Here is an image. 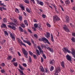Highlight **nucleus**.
<instances>
[{
  "label": "nucleus",
  "mask_w": 75,
  "mask_h": 75,
  "mask_svg": "<svg viewBox=\"0 0 75 75\" xmlns=\"http://www.w3.org/2000/svg\"><path fill=\"white\" fill-rule=\"evenodd\" d=\"M62 50L65 54H66L67 52H68L69 54H72V55L74 56V58H75V51L74 49H72L71 50V52L66 47L63 48Z\"/></svg>",
  "instance_id": "1"
},
{
  "label": "nucleus",
  "mask_w": 75,
  "mask_h": 75,
  "mask_svg": "<svg viewBox=\"0 0 75 75\" xmlns=\"http://www.w3.org/2000/svg\"><path fill=\"white\" fill-rule=\"evenodd\" d=\"M38 40L39 41H43L45 43H47L49 45H50L51 44L49 41H48V40L47 38H42L39 39Z\"/></svg>",
  "instance_id": "2"
},
{
  "label": "nucleus",
  "mask_w": 75,
  "mask_h": 75,
  "mask_svg": "<svg viewBox=\"0 0 75 75\" xmlns=\"http://www.w3.org/2000/svg\"><path fill=\"white\" fill-rule=\"evenodd\" d=\"M37 47L39 51L40 52L41 54H42V56L43 57L44 59H46V56L45 55V54H44V52L41 49V48H40V46H38Z\"/></svg>",
  "instance_id": "3"
},
{
  "label": "nucleus",
  "mask_w": 75,
  "mask_h": 75,
  "mask_svg": "<svg viewBox=\"0 0 75 75\" xmlns=\"http://www.w3.org/2000/svg\"><path fill=\"white\" fill-rule=\"evenodd\" d=\"M22 51L24 55V57H25L26 58H28V52H27L26 50H25V49L24 48L22 49Z\"/></svg>",
  "instance_id": "4"
},
{
  "label": "nucleus",
  "mask_w": 75,
  "mask_h": 75,
  "mask_svg": "<svg viewBox=\"0 0 75 75\" xmlns=\"http://www.w3.org/2000/svg\"><path fill=\"white\" fill-rule=\"evenodd\" d=\"M59 20H60V19H59V18L58 17V16L57 15H55L53 16V21H59Z\"/></svg>",
  "instance_id": "5"
},
{
  "label": "nucleus",
  "mask_w": 75,
  "mask_h": 75,
  "mask_svg": "<svg viewBox=\"0 0 75 75\" xmlns=\"http://www.w3.org/2000/svg\"><path fill=\"white\" fill-rule=\"evenodd\" d=\"M34 27H35V28H37L38 27V29L39 30H40V31H41L42 30V29L41 28V26H38V24H34Z\"/></svg>",
  "instance_id": "6"
},
{
  "label": "nucleus",
  "mask_w": 75,
  "mask_h": 75,
  "mask_svg": "<svg viewBox=\"0 0 75 75\" xmlns=\"http://www.w3.org/2000/svg\"><path fill=\"white\" fill-rule=\"evenodd\" d=\"M18 42L20 45H23L26 47V45L25 44L23 43L22 41L20 39H18Z\"/></svg>",
  "instance_id": "7"
},
{
  "label": "nucleus",
  "mask_w": 75,
  "mask_h": 75,
  "mask_svg": "<svg viewBox=\"0 0 75 75\" xmlns=\"http://www.w3.org/2000/svg\"><path fill=\"white\" fill-rule=\"evenodd\" d=\"M67 59L68 61H70V62L72 63V62H71V57L68 55H67L66 56Z\"/></svg>",
  "instance_id": "8"
},
{
  "label": "nucleus",
  "mask_w": 75,
  "mask_h": 75,
  "mask_svg": "<svg viewBox=\"0 0 75 75\" xmlns=\"http://www.w3.org/2000/svg\"><path fill=\"white\" fill-rule=\"evenodd\" d=\"M64 27H63V28L64 30L67 32H69V29L68 28L67 26L65 25H64Z\"/></svg>",
  "instance_id": "9"
},
{
  "label": "nucleus",
  "mask_w": 75,
  "mask_h": 75,
  "mask_svg": "<svg viewBox=\"0 0 75 75\" xmlns=\"http://www.w3.org/2000/svg\"><path fill=\"white\" fill-rule=\"evenodd\" d=\"M47 50H49V51H50V52H54V51H53V49L52 48H51L49 47H47Z\"/></svg>",
  "instance_id": "10"
},
{
  "label": "nucleus",
  "mask_w": 75,
  "mask_h": 75,
  "mask_svg": "<svg viewBox=\"0 0 75 75\" xmlns=\"http://www.w3.org/2000/svg\"><path fill=\"white\" fill-rule=\"evenodd\" d=\"M61 71V69L59 67H57L55 71V73H59Z\"/></svg>",
  "instance_id": "11"
},
{
  "label": "nucleus",
  "mask_w": 75,
  "mask_h": 75,
  "mask_svg": "<svg viewBox=\"0 0 75 75\" xmlns=\"http://www.w3.org/2000/svg\"><path fill=\"white\" fill-rule=\"evenodd\" d=\"M37 3L38 4H39L41 6H43V5L44 4V3L42 2L41 1H40L38 0L37 1Z\"/></svg>",
  "instance_id": "12"
},
{
  "label": "nucleus",
  "mask_w": 75,
  "mask_h": 75,
  "mask_svg": "<svg viewBox=\"0 0 75 75\" xmlns=\"http://www.w3.org/2000/svg\"><path fill=\"white\" fill-rule=\"evenodd\" d=\"M45 37L47 38H50V33L46 32V34L45 35Z\"/></svg>",
  "instance_id": "13"
},
{
  "label": "nucleus",
  "mask_w": 75,
  "mask_h": 75,
  "mask_svg": "<svg viewBox=\"0 0 75 75\" xmlns=\"http://www.w3.org/2000/svg\"><path fill=\"white\" fill-rule=\"evenodd\" d=\"M40 71L42 72H45V70H44L43 67L42 66H40Z\"/></svg>",
  "instance_id": "14"
},
{
  "label": "nucleus",
  "mask_w": 75,
  "mask_h": 75,
  "mask_svg": "<svg viewBox=\"0 0 75 75\" xmlns=\"http://www.w3.org/2000/svg\"><path fill=\"white\" fill-rule=\"evenodd\" d=\"M18 23V22H17V20H14L13 21V25H16V24H17Z\"/></svg>",
  "instance_id": "15"
},
{
  "label": "nucleus",
  "mask_w": 75,
  "mask_h": 75,
  "mask_svg": "<svg viewBox=\"0 0 75 75\" xmlns=\"http://www.w3.org/2000/svg\"><path fill=\"white\" fill-rule=\"evenodd\" d=\"M19 6L21 8V9L22 10H24V7L23 5L22 4H20L19 5Z\"/></svg>",
  "instance_id": "16"
},
{
  "label": "nucleus",
  "mask_w": 75,
  "mask_h": 75,
  "mask_svg": "<svg viewBox=\"0 0 75 75\" xmlns=\"http://www.w3.org/2000/svg\"><path fill=\"white\" fill-rule=\"evenodd\" d=\"M10 36L13 41H15V35H12Z\"/></svg>",
  "instance_id": "17"
},
{
  "label": "nucleus",
  "mask_w": 75,
  "mask_h": 75,
  "mask_svg": "<svg viewBox=\"0 0 75 75\" xmlns=\"http://www.w3.org/2000/svg\"><path fill=\"white\" fill-rule=\"evenodd\" d=\"M61 66L63 68H65V64L64 62H62L61 63Z\"/></svg>",
  "instance_id": "18"
},
{
  "label": "nucleus",
  "mask_w": 75,
  "mask_h": 75,
  "mask_svg": "<svg viewBox=\"0 0 75 75\" xmlns=\"http://www.w3.org/2000/svg\"><path fill=\"white\" fill-rule=\"evenodd\" d=\"M36 51L37 52V55H40V54H41V52H40V51H39V50H38V49H37L36 50Z\"/></svg>",
  "instance_id": "19"
},
{
  "label": "nucleus",
  "mask_w": 75,
  "mask_h": 75,
  "mask_svg": "<svg viewBox=\"0 0 75 75\" xmlns=\"http://www.w3.org/2000/svg\"><path fill=\"white\" fill-rule=\"evenodd\" d=\"M66 4H69L70 3V1L69 0H67L65 1Z\"/></svg>",
  "instance_id": "20"
},
{
  "label": "nucleus",
  "mask_w": 75,
  "mask_h": 75,
  "mask_svg": "<svg viewBox=\"0 0 75 75\" xmlns=\"http://www.w3.org/2000/svg\"><path fill=\"white\" fill-rule=\"evenodd\" d=\"M20 73V74H21V75H24V72L23 71L21 70L20 69H18Z\"/></svg>",
  "instance_id": "21"
},
{
  "label": "nucleus",
  "mask_w": 75,
  "mask_h": 75,
  "mask_svg": "<svg viewBox=\"0 0 75 75\" xmlns=\"http://www.w3.org/2000/svg\"><path fill=\"white\" fill-rule=\"evenodd\" d=\"M24 23L26 25V26H28V23H27V21L26 20H24L23 21Z\"/></svg>",
  "instance_id": "22"
},
{
  "label": "nucleus",
  "mask_w": 75,
  "mask_h": 75,
  "mask_svg": "<svg viewBox=\"0 0 75 75\" xmlns=\"http://www.w3.org/2000/svg\"><path fill=\"white\" fill-rule=\"evenodd\" d=\"M51 41L52 42H54V38H53V36L52 35V34L51 33Z\"/></svg>",
  "instance_id": "23"
},
{
  "label": "nucleus",
  "mask_w": 75,
  "mask_h": 75,
  "mask_svg": "<svg viewBox=\"0 0 75 75\" xmlns=\"http://www.w3.org/2000/svg\"><path fill=\"white\" fill-rule=\"evenodd\" d=\"M19 29L21 32L22 33L23 32V29L20 26L19 27Z\"/></svg>",
  "instance_id": "24"
},
{
  "label": "nucleus",
  "mask_w": 75,
  "mask_h": 75,
  "mask_svg": "<svg viewBox=\"0 0 75 75\" xmlns=\"http://www.w3.org/2000/svg\"><path fill=\"white\" fill-rule=\"evenodd\" d=\"M23 28H25V25L23 23H22L20 25Z\"/></svg>",
  "instance_id": "25"
},
{
  "label": "nucleus",
  "mask_w": 75,
  "mask_h": 75,
  "mask_svg": "<svg viewBox=\"0 0 75 75\" xmlns=\"http://www.w3.org/2000/svg\"><path fill=\"white\" fill-rule=\"evenodd\" d=\"M26 10L27 11V12L29 13H31V10L29 9V8H26Z\"/></svg>",
  "instance_id": "26"
},
{
  "label": "nucleus",
  "mask_w": 75,
  "mask_h": 75,
  "mask_svg": "<svg viewBox=\"0 0 75 75\" xmlns=\"http://www.w3.org/2000/svg\"><path fill=\"white\" fill-rule=\"evenodd\" d=\"M1 28H3V27H6V25L4 24V23H3L1 25Z\"/></svg>",
  "instance_id": "27"
},
{
  "label": "nucleus",
  "mask_w": 75,
  "mask_h": 75,
  "mask_svg": "<svg viewBox=\"0 0 75 75\" xmlns=\"http://www.w3.org/2000/svg\"><path fill=\"white\" fill-rule=\"evenodd\" d=\"M25 42L26 43H27L29 45H31V42H30V41H25Z\"/></svg>",
  "instance_id": "28"
},
{
  "label": "nucleus",
  "mask_w": 75,
  "mask_h": 75,
  "mask_svg": "<svg viewBox=\"0 0 75 75\" xmlns=\"http://www.w3.org/2000/svg\"><path fill=\"white\" fill-rule=\"evenodd\" d=\"M50 64L53 65V64H54V60L52 59L51 61H50Z\"/></svg>",
  "instance_id": "29"
},
{
  "label": "nucleus",
  "mask_w": 75,
  "mask_h": 75,
  "mask_svg": "<svg viewBox=\"0 0 75 75\" xmlns=\"http://www.w3.org/2000/svg\"><path fill=\"white\" fill-rule=\"evenodd\" d=\"M66 22L68 23L69 21V17L68 16H66Z\"/></svg>",
  "instance_id": "30"
},
{
  "label": "nucleus",
  "mask_w": 75,
  "mask_h": 75,
  "mask_svg": "<svg viewBox=\"0 0 75 75\" xmlns=\"http://www.w3.org/2000/svg\"><path fill=\"white\" fill-rule=\"evenodd\" d=\"M19 68H20V69H21V70H22V71H24V68L22 66H21L20 65L19 66Z\"/></svg>",
  "instance_id": "31"
},
{
  "label": "nucleus",
  "mask_w": 75,
  "mask_h": 75,
  "mask_svg": "<svg viewBox=\"0 0 75 75\" xmlns=\"http://www.w3.org/2000/svg\"><path fill=\"white\" fill-rule=\"evenodd\" d=\"M16 61V58H13L12 60L11 61V62L13 63V62H14Z\"/></svg>",
  "instance_id": "32"
},
{
  "label": "nucleus",
  "mask_w": 75,
  "mask_h": 75,
  "mask_svg": "<svg viewBox=\"0 0 75 75\" xmlns=\"http://www.w3.org/2000/svg\"><path fill=\"white\" fill-rule=\"evenodd\" d=\"M28 52H29L30 55H31V56H32V57H33V55H34L33 54V52H31L30 51H29Z\"/></svg>",
  "instance_id": "33"
},
{
  "label": "nucleus",
  "mask_w": 75,
  "mask_h": 75,
  "mask_svg": "<svg viewBox=\"0 0 75 75\" xmlns=\"http://www.w3.org/2000/svg\"><path fill=\"white\" fill-rule=\"evenodd\" d=\"M13 65L15 66V67H17V66L18 65V64H17V62H15L13 64Z\"/></svg>",
  "instance_id": "34"
},
{
  "label": "nucleus",
  "mask_w": 75,
  "mask_h": 75,
  "mask_svg": "<svg viewBox=\"0 0 75 75\" xmlns=\"http://www.w3.org/2000/svg\"><path fill=\"white\" fill-rule=\"evenodd\" d=\"M7 59L8 60H11V59H12V57H11V56L9 55L8 56V57L7 58Z\"/></svg>",
  "instance_id": "35"
},
{
  "label": "nucleus",
  "mask_w": 75,
  "mask_h": 75,
  "mask_svg": "<svg viewBox=\"0 0 75 75\" xmlns=\"http://www.w3.org/2000/svg\"><path fill=\"white\" fill-rule=\"evenodd\" d=\"M24 2L27 4H29V1L28 0H25L24 1Z\"/></svg>",
  "instance_id": "36"
},
{
  "label": "nucleus",
  "mask_w": 75,
  "mask_h": 75,
  "mask_svg": "<svg viewBox=\"0 0 75 75\" xmlns=\"http://www.w3.org/2000/svg\"><path fill=\"white\" fill-rule=\"evenodd\" d=\"M41 48H42V49H43V48H44V47H45H45H46V46H45V45H44L43 44H42L41 45Z\"/></svg>",
  "instance_id": "37"
},
{
  "label": "nucleus",
  "mask_w": 75,
  "mask_h": 75,
  "mask_svg": "<svg viewBox=\"0 0 75 75\" xmlns=\"http://www.w3.org/2000/svg\"><path fill=\"white\" fill-rule=\"evenodd\" d=\"M71 40L73 42H75V39L73 37L71 38Z\"/></svg>",
  "instance_id": "38"
},
{
  "label": "nucleus",
  "mask_w": 75,
  "mask_h": 75,
  "mask_svg": "<svg viewBox=\"0 0 75 75\" xmlns=\"http://www.w3.org/2000/svg\"><path fill=\"white\" fill-rule=\"evenodd\" d=\"M28 60H29V62H30L31 63V62H32V60H31V57L30 56H29V58L28 59Z\"/></svg>",
  "instance_id": "39"
},
{
  "label": "nucleus",
  "mask_w": 75,
  "mask_h": 75,
  "mask_svg": "<svg viewBox=\"0 0 75 75\" xmlns=\"http://www.w3.org/2000/svg\"><path fill=\"white\" fill-rule=\"evenodd\" d=\"M46 25L48 27H51V25L50 24L48 23L47 22L46 23Z\"/></svg>",
  "instance_id": "40"
},
{
  "label": "nucleus",
  "mask_w": 75,
  "mask_h": 75,
  "mask_svg": "<svg viewBox=\"0 0 75 75\" xmlns=\"http://www.w3.org/2000/svg\"><path fill=\"white\" fill-rule=\"evenodd\" d=\"M4 33H5V35H6L8 36V33L7 32V31H4Z\"/></svg>",
  "instance_id": "41"
},
{
  "label": "nucleus",
  "mask_w": 75,
  "mask_h": 75,
  "mask_svg": "<svg viewBox=\"0 0 75 75\" xmlns=\"http://www.w3.org/2000/svg\"><path fill=\"white\" fill-rule=\"evenodd\" d=\"M15 11L16 12V13H20V12H19V11H18V8H16L15 10Z\"/></svg>",
  "instance_id": "42"
},
{
  "label": "nucleus",
  "mask_w": 75,
  "mask_h": 75,
  "mask_svg": "<svg viewBox=\"0 0 75 75\" xmlns=\"http://www.w3.org/2000/svg\"><path fill=\"white\" fill-rule=\"evenodd\" d=\"M14 50L13 48H9V50L10 52H13V50Z\"/></svg>",
  "instance_id": "43"
},
{
  "label": "nucleus",
  "mask_w": 75,
  "mask_h": 75,
  "mask_svg": "<svg viewBox=\"0 0 75 75\" xmlns=\"http://www.w3.org/2000/svg\"><path fill=\"white\" fill-rule=\"evenodd\" d=\"M11 28L12 29H13V30H16V27H14V26H13H13H12V28Z\"/></svg>",
  "instance_id": "44"
},
{
  "label": "nucleus",
  "mask_w": 75,
  "mask_h": 75,
  "mask_svg": "<svg viewBox=\"0 0 75 75\" xmlns=\"http://www.w3.org/2000/svg\"><path fill=\"white\" fill-rule=\"evenodd\" d=\"M5 65H6V64H4V63H3L1 64V66L3 67H4Z\"/></svg>",
  "instance_id": "45"
},
{
  "label": "nucleus",
  "mask_w": 75,
  "mask_h": 75,
  "mask_svg": "<svg viewBox=\"0 0 75 75\" xmlns=\"http://www.w3.org/2000/svg\"><path fill=\"white\" fill-rule=\"evenodd\" d=\"M1 73H2L3 74L5 73V71L3 69L1 70Z\"/></svg>",
  "instance_id": "46"
},
{
  "label": "nucleus",
  "mask_w": 75,
  "mask_h": 75,
  "mask_svg": "<svg viewBox=\"0 0 75 75\" xmlns=\"http://www.w3.org/2000/svg\"><path fill=\"white\" fill-rule=\"evenodd\" d=\"M51 71H52V70H54V67L53 66H51Z\"/></svg>",
  "instance_id": "47"
},
{
  "label": "nucleus",
  "mask_w": 75,
  "mask_h": 75,
  "mask_svg": "<svg viewBox=\"0 0 75 75\" xmlns=\"http://www.w3.org/2000/svg\"><path fill=\"white\" fill-rule=\"evenodd\" d=\"M33 56V57L34 59H37V56H36V55L34 54Z\"/></svg>",
  "instance_id": "48"
},
{
  "label": "nucleus",
  "mask_w": 75,
  "mask_h": 75,
  "mask_svg": "<svg viewBox=\"0 0 75 75\" xmlns=\"http://www.w3.org/2000/svg\"><path fill=\"white\" fill-rule=\"evenodd\" d=\"M19 19L20 21H21V20H22V17L21 16H19Z\"/></svg>",
  "instance_id": "49"
},
{
  "label": "nucleus",
  "mask_w": 75,
  "mask_h": 75,
  "mask_svg": "<svg viewBox=\"0 0 75 75\" xmlns=\"http://www.w3.org/2000/svg\"><path fill=\"white\" fill-rule=\"evenodd\" d=\"M23 32H24L25 34H28V33L27 32V31H26V30H24Z\"/></svg>",
  "instance_id": "50"
},
{
  "label": "nucleus",
  "mask_w": 75,
  "mask_h": 75,
  "mask_svg": "<svg viewBox=\"0 0 75 75\" xmlns=\"http://www.w3.org/2000/svg\"><path fill=\"white\" fill-rule=\"evenodd\" d=\"M41 62L42 63L43 62H44V59L42 57H41Z\"/></svg>",
  "instance_id": "51"
},
{
  "label": "nucleus",
  "mask_w": 75,
  "mask_h": 75,
  "mask_svg": "<svg viewBox=\"0 0 75 75\" xmlns=\"http://www.w3.org/2000/svg\"><path fill=\"white\" fill-rule=\"evenodd\" d=\"M23 67H27V64H26L25 63L23 64Z\"/></svg>",
  "instance_id": "52"
},
{
  "label": "nucleus",
  "mask_w": 75,
  "mask_h": 75,
  "mask_svg": "<svg viewBox=\"0 0 75 75\" xmlns=\"http://www.w3.org/2000/svg\"><path fill=\"white\" fill-rule=\"evenodd\" d=\"M8 33L10 35V36L12 35H13L12 33H11L10 31H8Z\"/></svg>",
  "instance_id": "53"
},
{
  "label": "nucleus",
  "mask_w": 75,
  "mask_h": 75,
  "mask_svg": "<svg viewBox=\"0 0 75 75\" xmlns=\"http://www.w3.org/2000/svg\"><path fill=\"white\" fill-rule=\"evenodd\" d=\"M34 37H35V38H38V37H37V35H36V34H35L34 35Z\"/></svg>",
  "instance_id": "54"
},
{
  "label": "nucleus",
  "mask_w": 75,
  "mask_h": 75,
  "mask_svg": "<svg viewBox=\"0 0 75 75\" xmlns=\"http://www.w3.org/2000/svg\"><path fill=\"white\" fill-rule=\"evenodd\" d=\"M32 29H33V30L34 31H36V29L34 27H32Z\"/></svg>",
  "instance_id": "55"
},
{
  "label": "nucleus",
  "mask_w": 75,
  "mask_h": 75,
  "mask_svg": "<svg viewBox=\"0 0 75 75\" xmlns=\"http://www.w3.org/2000/svg\"><path fill=\"white\" fill-rule=\"evenodd\" d=\"M28 32H29V33H32V32H31V31L29 29H28Z\"/></svg>",
  "instance_id": "56"
},
{
  "label": "nucleus",
  "mask_w": 75,
  "mask_h": 75,
  "mask_svg": "<svg viewBox=\"0 0 75 75\" xmlns=\"http://www.w3.org/2000/svg\"><path fill=\"white\" fill-rule=\"evenodd\" d=\"M7 26H8V27L9 28H12V26H11L10 25H8Z\"/></svg>",
  "instance_id": "57"
},
{
  "label": "nucleus",
  "mask_w": 75,
  "mask_h": 75,
  "mask_svg": "<svg viewBox=\"0 0 75 75\" xmlns=\"http://www.w3.org/2000/svg\"><path fill=\"white\" fill-rule=\"evenodd\" d=\"M70 25H71V27L72 28H73V27H74V25H73L72 24V23H70Z\"/></svg>",
  "instance_id": "58"
},
{
  "label": "nucleus",
  "mask_w": 75,
  "mask_h": 75,
  "mask_svg": "<svg viewBox=\"0 0 75 75\" xmlns=\"http://www.w3.org/2000/svg\"><path fill=\"white\" fill-rule=\"evenodd\" d=\"M18 54L20 57H21V54L19 52H18Z\"/></svg>",
  "instance_id": "59"
},
{
  "label": "nucleus",
  "mask_w": 75,
  "mask_h": 75,
  "mask_svg": "<svg viewBox=\"0 0 75 75\" xmlns=\"http://www.w3.org/2000/svg\"><path fill=\"white\" fill-rule=\"evenodd\" d=\"M8 24H11L13 26V22H11L10 23H9Z\"/></svg>",
  "instance_id": "60"
},
{
  "label": "nucleus",
  "mask_w": 75,
  "mask_h": 75,
  "mask_svg": "<svg viewBox=\"0 0 75 75\" xmlns=\"http://www.w3.org/2000/svg\"><path fill=\"white\" fill-rule=\"evenodd\" d=\"M0 10L1 11H3V8L0 6Z\"/></svg>",
  "instance_id": "61"
},
{
  "label": "nucleus",
  "mask_w": 75,
  "mask_h": 75,
  "mask_svg": "<svg viewBox=\"0 0 75 75\" xmlns=\"http://www.w3.org/2000/svg\"><path fill=\"white\" fill-rule=\"evenodd\" d=\"M42 17H43L44 18H45V15H42Z\"/></svg>",
  "instance_id": "62"
},
{
  "label": "nucleus",
  "mask_w": 75,
  "mask_h": 75,
  "mask_svg": "<svg viewBox=\"0 0 75 75\" xmlns=\"http://www.w3.org/2000/svg\"><path fill=\"white\" fill-rule=\"evenodd\" d=\"M21 39L23 41V42H25V40L23 39V38L22 37H21Z\"/></svg>",
  "instance_id": "63"
},
{
  "label": "nucleus",
  "mask_w": 75,
  "mask_h": 75,
  "mask_svg": "<svg viewBox=\"0 0 75 75\" xmlns=\"http://www.w3.org/2000/svg\"><path fill=\"white\" fill-rule=\"evenodd\" d=\"M72 35H73V36H74V37H75V33H72Z\"/></svg>",
  "instance_id": "64"
}]
</instances>
